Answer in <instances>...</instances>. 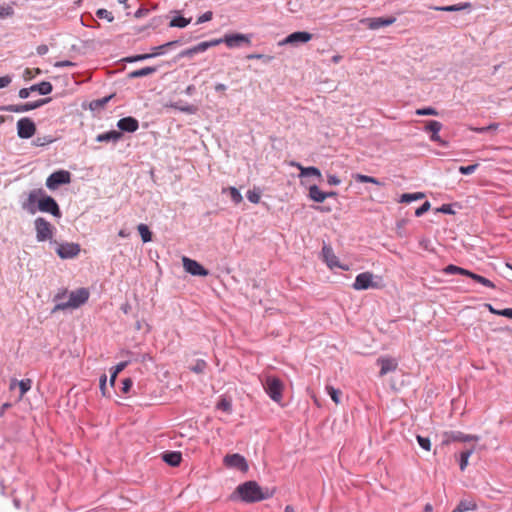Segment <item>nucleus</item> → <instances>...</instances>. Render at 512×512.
<instances>
[{
	"instance_id": "obj_1",
	"label": "nucleus",
	"mask_w": 512,
	"mask_h": 512,
	"mask_svg": "<svg viewBox=\"0 0 512 512\" xmlns=\"http://www.w3.org/2000/svg\"><path fill=\"white\" fill-rule=\"evenodd\" d=\"M236 491L242 501L246 503H253L271 498L275 489H263L256 481H247L240 484Z\"/></svg>"
},
{
	"instance_id": "obj_2",
	"label": "nucleus",
	"mask_w": 512,
	"mask_h": 512,
	"mask_svg": "<svg viewBox=\"0 0 512 512\" xmlns=\"http://www.w3.org/2000/svg\"><path fill=\"white\" fill-rule=\"evenodd\" d=\"M89 298V291L86 288H79L72 291L67 302H59L55 305L53 311L66 310L68 308H78Z\"/></svg>"
},
{
	"instance_id": "obj_3",
	"label": "nucleus",
	"mask_w": 512,
	"mask_h": 512,
	"mask_svg": "<svg viewBox=\"0 0 512 512\" xmlns=\"http://www.w3.org/2000/svg\"><path fill=\"white\" fill-rule=\"evenodd\" d=\"M36 239L38 242L50 241L53 238L55 227L43 217L34 220Z\"/></svg>"
},
{
	"instance_id": "obj_4",
	"label": "nucleus",
	"mask_w": 512,
	"mask_h": 512,
	"mask_svg": "<svg viewBox=\"0 0 512 512\" xmlns=\"http://www.w3.org/2000/svg\"><path fill=\"white\" fill-rule=\"evenodd\" d=\"M263 387L265 392L269 395V397L280 403L282 400V392H283V383L282 381L274 376H267L265 381L263 382Z\"/></svg>"
},
{
	"instance_id": "obj_5",
	"label": "nucleus",
	"mask_w": 512,
	"mask_h": 512,
	"mask_svg": "<svg viewBox=\"0 0 512 512\" xmlns=\"http://www.w3.org/2000/svg\"><path fill=\"white\" fill-rule=\"evenodd\" d=\"M221 43H224L228 48H239L241 46H250L251 45V35L250 34H241V33H232L225 34L222 38L218 39Z\"/></svg>"
},
{
	"instance_id": "obj_6",
	"label": "nucleus",
	"mask_w": 512,
	"mask_h": 512,
	"mask_svg": "<svg viewBox=\"0 0 512 512\" xmlns=\"http://www.w3.org/2000/svg\"><path fill=\"white\" fill-rule=\"evenodd\" d=\"M38 210L44 213H50L57 218H60L62 216L59 205L53 197L47 195L44 189L43 196H40Z\"/></svg>"
},
{
	"instance_id": "obj_7",
	"label": "nucleus",
	"mask_w": 512,
	"mask_h": 512,
	"mask_svg": "<svg viewBox=\"0 0 512 512\" xmlns=\"http://www.w3.org/2000/svg\"><path fill=\"white\" fill-rule=\"evenodd\" d=\"M40 196H43L42 188L31 190L28 193L27 198L21 203L22 209L32 215L35 214L38 210Z\"/></svg>"
},
{
	"instance_id": "obj_8",
	"label": "nucleus",
	"mask_w": 512,
	"mask_h": 512,
	"mask_svg": "<svg viewBox=\"0 0 512 512\" xmlns=\"http://www.w3.org/2000/svg\"><path fill=\"white\" fill-rule=\"evenodd\" d=\"M51 101V98L39 99L34 102H27L23 104H14L2 107L1 109L8 112L23 113L30 110L37 109Z\"/></svg>"
},
{
	"instance_id": "obj_9",
	"label": "nucleus",
	"mask_w": 512,
	"mask_h": 512,
	"mask_svg": "<svg viewBox=\"0 0 512 512\" xmlns=\"http://www.w3.org/2000/svg\"><path fill=\"white\" fill-rule=\"evenodd\" d=\"M71 181V174L66 170H59L52 173L46 179V186L50 190L57 189L60 185L68 184Z\"/></svg>"
},
{
	"instance_id": "obj_10",
	"label": "nucleus",
	"mask_w": 512,
	"mask_h": 512,
	"mask_svg": "<svg viewBox=\"0 0 512 512\" xmlns=\"http://www.w3.org/2000/svg\"><path fill=\"white\" fill-rule=\"evenodd\" d=\"M223 462L226 467L235 468L241 472H247L249 469L246 459L238 453L227 454L224 457Z\"/></svg>"
},
{
	"instance_id": "obj_11",
	"label": "nucleus",
	"mask_w": 512,
	"mask_h": 512,
	"mask_svg": "<svg viewBox=\"0 0 512 512\" xmlns=\"http://www.w3.org/2000/svg\"><path fill=\"white\" fill-rule=\"evenodd\" d=\"M80 245L77 243H61L57 245L56 253L62 259H71L80 253Z\"/></svg>"
},
{
	"instance_id": "obj_12",
	"label": "nucleus",
	"mask_w": 512,
	"mask_h": 512,
	"mask_svg": "<svg viewBox=\"0 0 512 512\" xmlns=\"http://www.w3.org/2000/svg\"><path fill=\"white\" fill-rule=\"evenodd\" d=\"M313 35L306 31H297L289 34L286 38L279 42V45H298L300 43H307L312 39Z\"/></svg>"
},
{
	"instance_id": "obj_13",
	"label": "nucleus",
	"mask_w": 512,
	"mask_h": 512,
	"mask_svg": "<svg viewBox=\"0 0 512 512\" xmlns=\"http://www.w3.org/2000/svg\"><path fill=\"white\" fill-rule=\"evenodd\" d=\"M36 131L35 123L29 118H22L17 122V133L22 139L31 138Z\"/></svg>"
},
{
	"instance_id": "obj_14",
	"label": "nucleus",
	"mask_w": 512,
	"mask_h": 512,
	"mask_svg": "<svg viewBox=\"0 0 512 512\" xmlns=\"http://www.w3.org/2000/svg\"><path fill=\"white\" fill-rule=\"evenodd\" d=\"M182 262L184 269L193 276L205 277L209 274V271L205 269L196 260L190 259L188 257H183Z\"/></svg>"
},
{
	"instance_id": "obj_15",
	"label": "nucleus",
	"mask_w": 512,
	"mask_h": 512,
	"mask_svg": "<svg viewBox=\"0 0 512 512\" xmlns=\"http://www.w3.org/2000/svg\"><path fill=\"white\" fill-rule=\"evenodd\" d=\"M442 129V123L436 120H431L425 127V131L430 132V140L438 143L440 146L446 147L448 146V142L442 139L439 135V132Z\"/></svg>"
},
{
	"instance_id": "obj_16",
	"label": "nucleus",
	"mask_w": 512,
	"mask_h": 512,
	"mask_svg": "<svg viewBox=\"0 0 512 512\" xmlns=\"http://www.w3.org/2000/svg\"><path fill=\"white\" fill-rule=\"evenodd\" d=\"M352 286L355 290H366L368 288L378 287V285L373 282V275L369 272L358 274Z\"/></svg>"
},
{
	"instance_id": "obj_17",
	"label": "nucleus",
	"mask_w": 512,
	"mask_h": 512,
	"mask_svg": "<svg viewBox=\"0 0 512 512\" xmlns=\"http://www.w3.org/2000/svg\"><path fill=\"white\" fill-rule=\"evenodd\" d=\"M220 44V41L218 39H214L211 41L201 42L197 44L196 46L186 49L180 53V57H190L197 53H202L206 51L210 47H214Z\"/></svg>"
},
{
	"instance_id": "obj_18",
	"label": "nucleus",
	"mask_w": 512,
	"mask_h": 512,
	"mask_svg": "<svg viewBox=\"0 0 512 512\" xmlns=\"http://www.w3.org/2000/svg\"><path fill=\"white\" fill-rule=\"evenodd\" d=\"M117 127L120 129V132H135L139 128V122L134 117L128 116L121 118L117 122Z\"/></svg>"
},
{
	"instance_id": "obj_19",
	"label": "nucleus",
	"mask_w": 512,
	"mask_h": 512,
	"mask_svg": "<svg viewBox=\"0 0 512 512\" xmlns=\"http://www.w3.org/2000/svg\"><path fill=\"white\" fill-rule=\"evenodd\" d=\"M322 254L327 265L333 269L335 267L344 268L339 264L337 256L334 254L333 249L330 246H324L322 248Z\"/></svg>"
},
{
	"instance_id": "obj_20",
	"label": "nucleus",
	"mask_w": 512,
	"mask_h": 512,
	"mask_svg": "<svg viewBox=\"0 0 512 512\" xmlns=\"http://www.w3.org/2000/svg\"><path fill=\"white\" fill-rule=\"evenodd\" d=\"M31 385V379H23L21 381L12 379L10 382V390H13L16 386H18L20 389L19 399H22V397L31 389Z\"/></svg>"
},
{
	"instance_id": "obj_21",
	"label": "nucleus",
	"mask_w": 512,
	"mask_h": 512,
	"mask_svg": "<svg viewBox=\"0 0 512 512\" xmlns=\"http://www.w3.org/2000/svg\"><path fill=\"white\" fill-rule=\"evenodd\" d=\"M162 459L168 465L176 467L181 463L182 455L178 451H167L162 454Z\"/></svg>"
},
{
	"instance_id": "obj_22",
	"label": "nucleus",
	"mask_w": 512,
	"mask_h": 512,
	"mask_svg": "<svg viewBox=\"0 0 512 512\" xmlns=\"http://www.w3.org/2000/svg\"><path fill=\"white\" fill-rule=\"evenodd\" d=\"M123 137V134L117 130H111L96 137L97 142H118Z\"/></svg>"
},
{
	"instance_id": "obj_23",
	"label": "nucleus",
	"mask_w": 512,
	"mask_h": 512,
	"mask_svg": "<svg viewBox=\"0 0 512 512\" xmlns=\"http://www.w3.org/2000/svg\"><path fill=\"white\" fill-rule=\"evenodd\" d=\"M29 90H32L33 92H38L41 95H47L52 92L53 86L48 81H42L38 84H34L31 87H29Z\"/></svg>"
},
{
	"instance_id": "obj_24",
	"label": "nucleus",
	"mask_w": 512,
	"mask_h": 512,
	"mask_svg": "<svg viewBox=\"0 0 512 512\" xmlns=\"http://www.w3.org/2000/svg\"><path fill=\"white\" fill-rule=\"evenodd\" d=\"M293 166H296L300 170V176H316L318 178H321V172L318 168L310 166V167H303L299 163H292Z\"/></svg>"
},
{
	"instance_id": "obj_25",
	"label": "nucleus",
	"mask_w": 512,
	"mask_h": 512,
	"mask_svg": "<svg viewBox=\"0 0 512 512\" xmlns=\"http://www.w3.org/2000/svg\"><path fill=\"white\" fill-rule=\"evenodd\" d=\"M157 71V67H144L138 70H134L128 74V78L135 79V78H141L145 77L151 74H154Z\"/></svg>"
},
{
	"instance_id": "obj_26",
	"label": "nucleus",
	"mask_w": 512,
	"mask_h": 512,
	"mask_svg": "<svg viewBox=\"0 0 512 512\" xmlns=\"http://www.w3.org/2000/svg\"><path fill=\"white\" fill-rule=\"evenodd\" d=\"M309 197L317 203H322L327 198V194L322 192L317 185H313L309 188Z\"/></svg>"
},
{
	"instance_id": "obj_27",
	"label": "nucleus",
	"mask_w": 512,
	"mask_h": 512,
	"mask_svg": "<svg viewBox=\"0 0 512 512\" xmlns=\"http://www.w3.org/2000/svg\"><path fill=\"white\" fill-rule=\"evenodd\" d=\"M468 274L466 275L467 277L471 278L472 280H474L475 282L487 287V288H490V289H494L495 288V284L490 281L489 279L479 275V274H476L470 270H468L467 272Z\"/></svg>"
},
{
	"instance_id": "obj_28",
	"label": "nucleus",
	"mask_w": 512,
	"mask_h": 512,
	"mask_svg": "<svg viewBox=\"0 0 512 512\" xmlns=\"http://www.w3.org/2000/svg\"><path fill=\"white\" fill-rule=\"evenodd\" d=\"M137 229L144 243L150 242L152 240V232L149 230L146 224H139Z\"/></svg>"
},
{
	"instance_id": "obj_29",
	"label": "nucleus",
	"mask_w": 512,
	"mask_h": 512,
	"mask_svg": "<svg viewBox=\"0 0 512 512\" xmlns=\"http://www.w3.org/2000/svg\"><path fill=\"white\" fill-rule=\"evenodd\" d=\"M473 452H474L473 449H468V450L462 451L460 453L459 466H460L461 471H464L466 469V467L468 466L469 457L473 454Z\"/></svg>"
},
{
	"instance_id": "obj_30",
	"label": "nucleus",
	"mask_w": 512,
	"mask_h": 512,
	"mask_svg": "<svg viewBox=\"0 0 512 512\" xmlns=\"http://www.w3.org/2000/svg\"><path fill=\"white\" fill-rule=\"evenodd\" d=\"M476 509V504L469 500H462L453 512H466Z\"/></svg>"
},
{
	"instance_id": "obj_31",
	"label": "nucleus",
	"mask_w": 512,
	"mask_h": 512,
	"mask_svg": "<svg viewBox=\"0 0 512 512\" xmlns=\"http://www.w3.org/2000/svg\"><path fill=\"white\" fill-rule=\"evenodd\" d=\"M422 198H424V194L421 192L405 193L401 195L399 201L403 203H410L412 201L420 200Z\"/></svg>"
},
{
	"instance_id": "obj_32",
	"label": "nucleus",
	"mask_w": 512,
	"mask_h": 512,
	"mask_svg": "<svg viewBox=\"0 0 512 512\" xmlns=\"http://www.w3.org/2000/svg\"><path fill=\"white\" fill-rule=\"evenodd\" d=\"M362 23L366 24L370 29H377L384 26V17L375 19L366 18L362 20Z\"/></svg>"
},
{
	"instance_id": "obj_33",
	"label": "nucleus",
	"mask_w": 512,
	"mask_h": 512,
	"mask_svg": "<svg viewBox=\"0 0 512 512\" xmlns=\"http://www.w3.org/2000/svg\"><path fill=\"white\" fill-rule=\"evenodd\" d=\"M470 9H471L470 2H463V3H459V4L445 6V12H458V11L470 10Z\"/></svg>"
},
{
	"instance_id": "obj_34",
	"label": "nucleus",
	"mask_w": 512,
	"mask_h": 512,
	"mask_svg": "<svg viewBox=\"0 0 512 512\" xmlns=\"http://www.w3.org/2000/svg\"><path fill=\"white\" fill-rule=\"evenodd\" d=\"M443 271H444L445 274H448V275L460 274V275L466 276L468 274L467 273L468 272L467 269H464L462 267H459V266H456V265H453V264H450V265L446 266Z\"/></svg>"
},
{
	"instance_id": "obj_35",
	"label": "nucleus",
	"mask_w": 512,
	"mask_h": 512,
	"mask_svg": "<svg viewBox=\"0 0 512 512\" xmlns=\"http://www.w3.org/2000/svg\"><path fill=\"white\" fill-rule=\"evenodd\" d=\"M170 107L177 109L179 111L194 114L196 112V107L190 104L181 105L180 102L170 104Z\"/></svg>"
},
{
	"instance_id": "obj_36",
	"label": "nucleus",
	"mask_w": 512,
	"mask_h": 512,
	"mask_svg": "<svg viewBox=\"0 0 512 512\" xmlns=\"http://www.w3.org/2000/svg\"><path fill=\"white\" fill-rule=\"evenodd\" d=\"M191 19L182 16H176L170 21V27L184 28L190 23Z\"/></svg>"
},
{
	"instance_id": "obj_37",
	"label": "nucleus",
	"mask_w": 512,
	"mask_h": 512,
	"mask_svg": "<svg viewBox=\"0 0 512 512\" xmlns=\"http://www.w3.org/2000/svg\"><path fill=\"white\" fill-rule=\"evenodd\" d=\"M156 56H158V53L139 54V55L127 57L124 60L126 62L131 63V62L143 61V60L150 59V58H153Z\"/></svg>"
},
{
	"instance_id": "obj_38",
	"label": "nucleus",
	"mask_w": 512,
	"mask_h": 512,
	"mask_svg": "<svg viewBox=\"0 0 512 512\" xmlns=\"http://www.w3.org/2000/svg\"><path fill=\"white\" fill-rule=\"evenodd\" d=\"M477 439L478 438L476 436L463 434L461 432H455L452 434V440L454 441L468 442Z\"/></svg>"
},
{
	"instance_id": "obj_39",
	"label": "nucleus",
	"mask_w": 512,
	"mask_h": 512,
	"mask_svg": "<svg viewBox=\"0 0 512 512\" xmlns=\"http://www.w3.org/2000/svg\"><path fill=\"white\" fill-rule=\"evenodd\" d=\"M179 41H170L160 46H155L152 48V53H158V55L164 54L168 47L176 46Z\"/></svg>"
},
{
	"instance_id": "obj_40",
	"label": "nucleus",
	"mask_w": 512,
	"mask_h": 512,
	"mask_svg": "<svg viewBox=\"0 0 512 512\" xmlns=\"http://www.w3.org/2000/svg\"><path fill=\"white\" fill-rule=\"evenodd\" d=\"M216 407L217 409L226 413H230L232 411L231 401L227 398H221Z\"/></svg>"
},
{
	"instance_id": "obj_41",
	"label": "nucleus",
	"mask_w": 512,
	"mask_h": 512,
	"mask_svg": "<svg viewBox=\"0 0 512 512\" xmlns=\"http://www.w3.org/2000/svg\"><path fill=\"white\" fill-rule=\"evenodd\" d=\"M326 390L328 392V394L330 395L331 399L336 403V404H339L340 403V396H341V391L339 389H336L332 386H326Z\"/></svg>"
},
{
	"instance_id": "obj_42",
	"label": "nucleus",
	"mask_w": 512,
	"mask_h": 512,
	"mask_svg": "<svg viewBox=\"0 0 512 512\" xmlns=\"http://www.w3.org/2000/svg\"><path fill=\"white\" fill-rule=\"evenodd\" d=\"M41 73H42V70L39 68H33V69L26 68L23 73V78L26 81H29V80L33 79L35 76L40 75Z\"/></svg>"
},
{
	"instance_id": "obj_43",
	"label": "nucleus",
	"mask_w": 512,
	"mask_h": 512,
	"mask_svg": "<svg viewBox=\"0 0 512 512\" xmlns=\"http://www.w3.org/2000/svg\"><path fill=\"white\" fill-rule=\"evenodd\" d=\"M207 367V363L206 361L202 360V359H198L195 364L193 366L190 367L191 371L195 372V373H203L204 370L206 369Z\"/></svg>"
},
{
	"instance_id": "obj_44",
	"label": "nucleus",
	"mask_w": 512,
	"mask_h": 512,
	"mask_svg": "<svg viewBox=\"0 0 512 512\" xmlns=\"http://www.w3.org/2000/svg\"><path fill=\"white\" fill-rule=\"evenodd\" d=\"M354 179L357 182H361V183L370 182V183H374V184L380 185V182L376 178H373V177L367 176V175L356 174L354 176Z\"/></svg>"
},
{
	"instance_id": "obj_45",
	"label": "nucleus",
	"mask_w": 512,
	"mask_h": 512,
	"mask_svg": "<svg viewBox=\"0 0 512 512\" xmlns=\"http://www.w3.org/2000/svg\"><path fill=\"white\" fill-rule=\"evenodd\" d=\"M415 113H416V115H419V116H427V115L437 116L438 115V111L432 107H425V108L417 109Z\"/></svg>"
},
{
	"instance_id": "obj_46",
	"label": "nucleus",
	"mask_w": 512,
	"mask_h": 512,
	"mask_svg": "<svg viewBox=\"0 0 512 512\" xmlns=\"http://www.w3.org/2000/svg\"><path fill=\"white\" fill-rule=\"evenodd\" d=\"M229 193H230L231 200L235 204H239L242 202V200H243L242 195L235 187H230Z\"/></svg>"
},
{
	"instance_id": "obj_47",
	"label": "nucleus",
	"mask_w": 512,
	"mask_h": 512,
	"mask_svg": "<svg viewBox=\"0 0 512 512\" xmlns=\"http://www.w3.org/2000/svg\"><path fill=\"white\" fill-rule=\"evenodd\" d=\"M96 16L98 18H101V19H106L109 22H112L114 20V17L112 15V13L110 11L106 10V9H103V8L98 9L96 11Z\"/></svg>"
},
{
	"instance_id": "obj_48",
	"label": "nucleus",
	"mask_w": 512,
	"mask_h": 512,
	"mask_svg": "<svg viewBox=\"0 0 512 512\" xmlns=\"http://www.w3.org/2000/svg\"><path fill=\"white\" fill-rule=\"evenodd\" d=\"M246 196H247V199L251 203H254V204L259 203L260 198H261L259 191L255 190V189L254 190H248Z\"/></svg>"
},
{
	"instance_id": "obj_49",
	"label": "nucleus",
	"mask_w": 512,
	"mask_h": 512,
	"mask_svg": "<svg viewBox=\"0 0 512 512\" xmlns=\"http://www.w3.org/2000/svg\"><path fill=\"white\" fill-rule=\"evenodd\" d=\"M417 442L421 448H423L426 451H430L431 442L429 438L418 435Z\"/></svg>"
},
{
	"instance_id": "obj_50",
	"label": "nucleus",
	"mask_w": 512,
	"mask_h": 512,
	"mask_svg": "<svg viewBox=\"0 0 512 512\" xmlns=\"http://www.w3.org/2000/svg\"><path fill=\"white\" fill-rule=\"evenodd\" d=\"M477 168H478V164H472V165H468V166H460L459 172L463 175H470V174L474 173Z\"/></svg>"
},
{
	"instance_id": "obj_51",
	"label": "nucleus",
	"mask_w": 512,
	"mask_h": 512,
	"mask_svg": "<svg viewBox=\"0 0 512 512\" xmlns=\"http://www.w3.org/2000/svg\"><path fill=\"white\" fill-rule=\"evenodd\" d=\"M246 58L249 59V60H251V59L263 60L266 63L272 61V59H273L272 56L264 55V54H256V53L255 54H249V55H247Z\"/></svg>"
},
{
	"instance_id": "obj_52",
	"label": "nucleus",
	"mask_w": 512,
	"mask_h": 512,
	"mask_svg": "<svg viewBox=\"0 0 512 512\" xmlns=\"http://www.w3.org/2000/svg\"><path fill=\"white\" fill-rule=\"evenodd\" d=\"M14 10L10 6H0V19L12 16Z\"/></svg>"
},
{
	"instance_id": "obj_53",
	"label": "nucleus",
	"mask_w": 512,
	"mask_h": 512,
	"mask_svg": "<svg viewBox=\"0 0 512 512\" xmlns=\"http://www.w3.org/2000/svg\"><path fill=\"white\" fill-rule=\"evenodd\" d=\"M431 205L428 201H425L419 208L416 209L415 215L417 217L422 216L424 213H426L430 209Z\"/></svg>"
},
{
	"instance_id": "obj_54",
	"label": "nucleus",
	"mask_w": 512,
	"mask_h": 512,
	"mask_svg": "<svg viewBox=\"0 0 512 512\" xmlns=\"http://www.w3.org/2000/svg\"><path fill=\"white\" fill-rule=\"evenodd\" d=\"M397 368V361L393 358H386V373L395 371Z\"/></svg>"
},
{
	"instance_id": "obj_55",
	"label": "nucleus",
	"mask_w": 512,
	"mask_h": 512,
	"mask_svg": "<svg viewBox=\"0 0 512 512\" xmlns=\"http://www.w3.org/2000/svg\"><path fill=\"white\" fill-rule=\"evenodd\" d=\"M497 128H498V124L493 123V124H490V125L485 126V127L474 128L473 130L475 132H477V133H481L482 134V133H486V132H488L490 130H496Z\"/></svg>"
},
{
	"instance_id": "obj_56",
	"label": "nucleus",
	"mask_w": 512,
	"mask_h": 512,
	"mask_svg": "<svg viewBox=\"0 0 512 512\" xmlns=\"http://www.w3.org/2000/svg\"><path fill=\"white\" fill-rule=\"evenodd\" d=\"M212 17H213V13L211 11H207L204 14H202L200 17H198L196 23L201 24V23L210 21L212 19Z\"/></svg>"
},
{
	"instance_id": "obj_57",
	"label": "nucleus",
	"mask_w": 512,
	"mask_h": 512,
	"mask_svg": "<svg viewBox=\"0 0 512 512\" xmlns=\"http://www.w3.org/2000/svg\"><path fill=\"white\" fill-rule=\"evenodd\" d=\"M133 385V381L130 378H126L122 381V392L128 393Z\"/></svg>"
},
{
	"instance_id": "obj_58",
	"label": "nucleus",
	"mask_w": 512,
	"mask_h": 512,
	"mask_svg": "<svg viewBox=\"0 0 512 512\" xmlns=\"http://www.w3.org/2000/svg\"><path fill=\"white\" fill-rule=\"evenodd\" d=\"M106 382H107V376L105 374H103L99 380V387H100V390H101L103 396H106V394H107L106 393Z\"/></svg>"
},
{
	"instance_id": "obj_59",
	"label": "nucleus",
	"mask_w": 512,
	"mask_h": 512,
	"mask_svg": "<svg viewBox=\"0 0 512 512\" xmlns=\"http://www.w3.org/2000/svg\"><path fill=\"white\" fill-rule=\"evenodd\" d=\"M130 363V360H127V361H122L120 363H118L115 368H114V371L115 373L119 374L121 371H123L127 366L128 364Z\"/></svg>"
},
{
	"instance_id": "obj_60",
	"label": "nucleus",
	"mask_w": 512,
	"mask_h": 512,
	"mask_svg": "<svg viewBox=\"0 0 512 512\" xmlns=\"http://www.w3.org/2000/svg\"><path fill=\"white\" fill-rule=\"evenodd\" d=\"M12 81L9 75L0 77V89L7 87Z\"/></svg>"
},
{
	"instance_id": "obj_61",
	"label": "nucleus",
	"mask_w": 512,
	"mask_h": 512,
	"mask_svg": "<svg viewBox=\"0 0 512 512\" xmlns=\"http://www.w3.org/2000/svg\"><path fill=\"white\" fill-rule=\"evenodd\" d=\"M327 182L329 185H339L341 181L336 175H328Z\"/></svg>"
},
{
	"instance_id": "obj_62",
	"label": "nucleus",
	"mask_w": 512,
	"mask_h": 512,
	"mask_svg": "<svg viewBox=\"0 0 512 512\" xmlns=\"http://www.w3.org/2000/svg\"><path fill=\"white\" fill-rule=\"evenodd\" d=\"M33 92L32 90H29V88H22L19 90V97L21 99H26L29 97L30 93Z\"/></svg>"
},
{
	"instance_id": "obj_63",
	"label": "nucleus",
	"mask_w": 512,
	"mask_h": 512,
	"mask_svg": "<svg viewBox=\"0 0 512 512\" xmlns=\"http://www.w3.org/2000/svg\"><path fill=\"white\" fill-rule=\"evenodd\" d=\"M500 316L512 319V308L501 309Z\"/></svg>"
},
{
	"instance_id": "obj_64",
	"label": "nucleus",
	"mask_w": 512,
	"mask_h": 512,
	"mask_svg": "<svg viewBox=\"0 0 512 512\" xmlns=\"http://www.w3.org/2000/svg\"><path fill=\"white\" fill-rule=\"evenodd\" d=\"M110 98H111V96L104 97V98H102V99H99V100L94 101V104H95L96 106H100V107H102V106H104V105H105V104L110 100Z\"/></svg>"
}]
</instances>
